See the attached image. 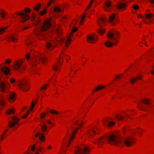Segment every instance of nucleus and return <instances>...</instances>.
I'll return each mask as SVG.
<instances>
[{
    "mask_svg": "<svg viewBox=\"0 0 154 154\" xmlns=\"http://www.w3.org/2000/svg\"><path fill=\"white\" fill-rule=\"evenodd\" d=\"M125 131L124 130L116 136L113 134L109 135L108 136V140L110 144L113 145L117 146L120 145V146H122L125 144Z\"/></svg>",
    "mask_w": 154,
    "mask_h": 154,
    "instance_id": "f257e3e1",
    "label": "nucleus"
},
{
    "mask_svg": "<svg viewBox=\"0 0 154 154\" xmlns=\"http://www.w3.org/2000/svg\"><path fill=\"white\" fill-rule=\"evenodd\" d=\"M108 38L113 42H112L109 40H107L104 43L105 46L108 48H111L113 45H116L120 38V34L119 32L114 33L109 32L107 34Z\"/></svg>",
    "mask_w": 154,
    "mask_h": 154,
    "instance_id": "f03ea898",
    "label": "nucleus"
},
{
    "mask_svg": "<svg viewBox=\"0 0 154 154\" xmlns=\"http://www.w3.org/2000/svg\"><path fill=\"white\" fill-rule=\"evenodd\" d=\"M16 94L13 92H11L8 97L3 94H0V105L2 106H6L8 104L7 102L11 103H14L16 100Z\"/></svg>",
    "mask_w": 154,
    "mask_h": 154,
    "instance_id": "7ed1b4c3",
    "label": "nucleus"
},
{
    "mask_svg": "<svg viewBox=\"0 0 154 154\" xmlns=\"http://www.w3.org/2000/svg\"><path fill=\"white\" fill-rule=\"evenodd\" d=\"M84 124L83 122L80 121L79 120H76L75 122V124L79 126V128H76L73 131V133L69 137L66 135L64 138L63 143V144H66L67 143V147H69L72 143L73 140L74 138L75 134L78 131L79 129L82 127Z\"/></svg>",
    "mask_w": 154,
    "mask_h": 154,
    "instance_id": "20e7f679",
    "label": "nucleus"
},
{
    "mask_svg": "<svg viewBox=\"0 0 154 154\" xmlns=\"http://www.w3.org/2000/svg\"><path fill=\"white\" fill-rule=\"evenodd\" d=\"M62 54L59 56L57 63L53 66V69L55 71V73L54 76L52 78V81L54 83H55L57 82V74L61 71V67L63 63V62L62 61V60H60V58Z\"/></svg>",
    "mask_w": 154,
    "mask_h": 154,
    "instance_id": "39448f33",
    "label": "nucleus"
},
{
    "mask_svg": "<svg viewBox=\"0 0 154 154\" xmlns=\"http://www.w3.org/2000/svg\"><path fill=\"white\" fill-rule=\"evenodd\" d=\"M91 149L85 144H80L77 146L75 149V154H90Z\"/></svg>",
    "mask_w": 154,
    "mask_h": 154,
    "instance_id": "423d86ee",
    "label": "nucleus"
},
{
    "mask_svg": "<svg viewBox=\"0 0 154 154\" xmlns=\"http://www.w3.org/2000/svg\"><path fill=\"white\" fill-rule=\"evenodd\" d=\"M11 88V85L7 81H2L0 82V91L4 93L8 91Z\"/></svg>",
    "mask_w": 154,
    "mask_h": 154,
    "instance_id": "0eeeda50",
    "label": "nucleus"
},
{
    "mask_svg": "<svg viewBox=\"0 0 154 154\" xmlns=\"http://www.w3.org/2000/svg\"><path fill=\"white\" fill-rule=\"evenodd\" d=\"M98 38L97 36L95 35L89 34L87 37V42L89 43L94 44L97 42Z\"/></svg>",
    "mask_w": 154,
    "mask_h": 154,
    "instance_id": "6e6552de",
    "label": "nucleus"
},
{
    "mask_svg": "<svg viewBox=\"0 0 154 154\" xmlns=\"http://www.w3.org/2000/svg\"><path fill=\"white\" fill-rule=\"evenodd\" d=\"M30 85L29 82H27L19 84L20 89L23 92L29 91L30 89Z\"/></svg>",
    "mask_w": 154,
    "mask_h": 154,
    "instance_id": "1a4fd4ad",
    "label": "nucleus"
},
{
    "mask_svg": "<svg viewBox=\"0 0 154 154\" xmlns=\"http://www.w3.org/2000/svg\"><path fill=\"white\" fill-rule=\"evenodd\" d=\"M68 5L67 4H63L60 5L59 6H56L54 7L53 11L57 13H60L61 12H63L65 8L68 7Z\"/></svg>",
    "mask_w": 154,
    "mask_h": 154,
    "instance_id": "9d476101",
    "label": "nucleus"
},
{
    "mask_svg": "<svg viewBox=\"0 0 154 154\" xmlns=\"http://www.w3.org/2000/svg\"><path fill=\"white\" fill-rule=\"evenodd\" d=\"M51 26V20L49 19H47L44 22L41 29V30L42 32H44L49 28Z\"/></svg>",
    "mask_w": 154,
    "mask_h": 154,
    "instance_id": "9b49d317",
    "label": "nucleus"
},
{
    "mask_svg": "<svg viewBox=\"0 0 154 154\" xmlns=\"http://www.w3.org/2000/svg\"><path fill=\"white\" fill-rule=\"evenodd\" d=\"M24 60V59H18L15 60L13 65L14 69L16 70H17L20 68L22 66Z\"/></svg>",
    "mask_w": 154,
    "mask_h": 154,
    "instance_id": "f8f14e48",
    "label": "nucleus"
},
{
    "mask_svg": "<svg viewBox=\"0 0 154 154\" xmlns=\"http://www.w3.org/2000/svg\"><path fill=\"white\" fill-rule=\"evenodd\" d=\"M98 132L97 128L95 127H92L88 130L87 135L89 137H93Z\"/></svg>",
    "mask_w": 154,
    "mask_h": 154,
    "instance_id": "ddd939ff",
    "label": "nucleus"
},
{
    "mask_svg": "<svg viewBox=\"0 0 154 154\" xmlns=\"http://www.w3.org/2000/svg\"><path fill=\"white\" fill-rule=\"evenodd\" d=\"M145 17L148 20V21H146L145 20H143V22L146 24H150L152 21V18L153 17V14L152 13H147L145 14Z\"/></svg>",
    "mask_w": 154,
    "mask_h": 154,
    "instance_id": "4468645a",
    "label": "nucleus"
},
{
    "mask_svg": "<svg viewBox=\"0 0 154 154\" xmlns=\"http://www.w3.org/2000/svg\"><path fill=\"white\" fill-rule=\"evenodd\" d=\"M135 143V140L132 137H128L126 139V146L130 147Z\"/></svg>",
    "mask_w": 154,
    "mask_h": 154,
    "instance_id": "2eb2a0df",
    "label": "nucleus"
},
{
    "mask_svg": "<svg viewBox=\"0 0 154 154\" xmlns=\"http://www.w3.org/2000/svg\"><path fill=\"white\" fill-rule=\"evenodd\" d=\"M2 71H0V76L3 75V73L5 75H8L10 73V69L8 67H3L1 69Z\"/></svg>",
    "mask_w": 154,
    "mask_h": 154,
    "instance_id": "dca6fc26",
    "label": "nucleus"
},
{
    "mask_svg": "<svg viewBox=\"0 0 154 154\" xmlns=\"http://www.w3.org/2000/svg\"><path fill=\"white\" fill-rule=\"evenodd\" d=\"M20 16H21V22H24L29 18L30 16L28 14L24 13H21L19 14Z\"/></svg>",
    "mask_w": 154,
    "mask_h": 154,
    "instance_id": "f3484780",
    "label": "nucleus"
},
{
    "mask_svg": "<svg viewBox=\"0 0 154 154\" xmlns=\"http://www.w3.org/2000/svg\"><path fill=\"white\" fill-rule=\"evenodd\" d=\"M8 14V13L5 11L4 9H0V17L2 19L5 20Z\"/></svg>",
    "mask_w": 154,
    "mask_h": 154,
    "instance_id": "a211bd4d",
    "label": "nucleus"
},
{
    "mask_svg": "<svg viewBox=\"0 0 154 154\" xmlns=\"http://www.w3.org/2000/svg\"><path fill=\"white\" fill-rule=\"evenodd\" d=\"M106 139L105 137H102L96 140L95 143L98 144L99 145H101L103 144L105 140Z\"/></svg>",
    "mask_w": 154,
    "mask_h": 154,
    "instance_id": "6ab92c4d",
    "label": "nucleus"
},
{
    "mask_svg": "<svg viewBox=\"0 0 154 154\" xmlns=\"http://www.w3.org/2000/svg\"><path fill=\"white\" fill-rule=\"evenodd\" d=\"M97 23L100 27L105 26V20L103 18H98L97 20Z\"/></svg>",
    "mask_w": 154,
    "mask_h": 154,
    "instance_id": "aec40b11",
    "label": "nucleus"
},
{
    "mask_svg": "<svg viewBox=\"0 0 154 154\" xmlns=\"http://www.w3.org/2000/svg\"><path fill=\"white\" fill-rule=\"evenodd\" d=\"M105 5H104V10L106 11H108L109 10L108 8L111 6L112 3L110 0H107L105 2Z\"/></svg>",
    "mask_w": 154,
    "mask_h": 154,
    "instance_id": "412c9836",
    "label": "nucleus"
},
{
    "mask_svg": "<svg viewBox=\"0 0 154 154\" xmlns=\"http://www.w3.org/2000/svg\"><path fill=\"white\" fill-rule=\"evenodd\" d=\"M56 45L52 44L50 42H48L46 44V48L50 51L53 50L56 47Z\"/></svg>",
    "mask_w": 154,
    "mask_h": 154,
    "instance_id": "4be33fe9",
    "label": "nucleus"
},
{
    "mask_svg": "<svg viewBox=\"0 0 154 154\" xmlns=\"http://www.w3.org/2000/svg\"><path fill=\"white\" fill-rule=\"evenodd\" d=\"M151 98L148 97H145L142 98L141 100V102L146 105H149L150 103Z\"/></svg>",
    "mask_w": 154,
    "mask_h": 154,
    "instance_id": "5701e85b",
    "label": "nucleus"
},
{
    "mask_svg": "<svg viewBox=\"0 0 154 154\" xmlns=\"http://www.w3.org/2000/svg\"><path fill=\"white\" fill-rule=\"evenodd\" d=\"M63 31L60 26L58 27L56 30V34L57 37H61L63 34Z\"/></svg>",
    "mask_w": 154,
    "mask_h": 154,
    "instance_id": "b1692460",
    "label": "nucleus"
},
{
    "mask_svg": "<svg viewBox=\"0 0 154 154\" xmlns=\"http://www.w3.org/2000/svg\"><path fill=\"white\" fill-rule=\"evenodd\" d=\"M73 37L68 35L66 38V40L65 41V46L68 48L69 45L71 44L72 41V39Z\"/></svg>",
    "mask_w": 154,
    "mask_h": 154,
    "instance_id": "393cba45",
    "label": "nucleus"
},
{
    "mask_svg": "<svg viewBox=\"0 0 154 154\" xmlns=\"http://www.w3.org/2000/svg\"><path fill=\"white\" fill-rule=\"evenodd\" d=\"M9 130V129H8L5 130L2 134L0 137V140L2 141L6 137H7L8 134V132Z\"/></svg>",
    "mask_w": 154,
    "mask_h": 154,
    "instance_id": "a878e982",
    "label": "nucleus"
},
{
    "mask_svg": "<svg viewBox=\"0 0 154 154\" xmlns=\"http://www.w3.org/2000/svg\"><path fill=\"white\" fill-rule=\"evenodd\" d=\"M106 88V86L103 85H99L95 88L93 90V92H95L102 90Z\"/></svg>",
    "mask_w": 154,
    "mask_h": 154,
    "instance_id": "bb28decb",
    "label": "nucleus"
},
{
    "mask_svg": "<svg viewBox=\"0 0 154 154\" xmlns=\"http://www.w3.org/2000/svg\"><path fill=\"white\" fill-rule=\"evenodd\" d=\"M72 71L71 74L76 73L78 70V68L77 65L75 64L72 65L71 67Z\"/></svg>",
    "mask_w": 154,
    "mask_h": 154,
    "instance_id": "cd10ccee",
    "label": "nucleus"
},
{
    "mask_svg": "<svg viewBox=\"0 0 154 154\" xmlns=\"http://www.w3.org/2000/svg\"><path fill=\"white\" fill-rule=\"evenodd\" d=\"M61 54H62V56H61V57L60 58V59L62 57H66V60L67 62L68 61V60H69L71 58V57L69 55H67L66 54H65L64 52L62 51L59 55L60 56Z\"/></svg>",
    "mask_w": 154,
    "mask_h": 154,
    "instance_id": "c85d7f7f",
    "label": "nucleus"
},
{
    "mask_svg": "<svg viewBox=\"0 0 154 154\" xmlns=\"http://www.w3.org/2000/svg\"><path fill=\"white\" fill-rule=\"evenodd\" d=\"M46 38L45 35L43 33H41L38 36V39L39 40H43Z\"/></svg>",
    "mask_w": 154,
    "mask_h": 154,
    "instance_id": "c756f323",
    "label": "nucleus"
},
{
    "mask_svg": "<svg viewBox=\"0 0 154 154\" xmlns=\"http://www.w3.org/2000/svg\"><path fill=\"white\" fill-rule=\"evenodd\" d=\"M42 131L43 133H46V134H47L48 133V131L47 130V127L46 125H43L42 128Z\"/></svg>",
    "mask_w": 154,
    "mask_h": 154,
    "instance_id": "7c9ffc66",
    "label": "nucleus"
},
{
    "mask_svg": "<svg viewBox=\"0 0 154 154\" xmlns=\"http://www.w3.org/2000/svg\"><path fill=\"white\" fill-rule=\"evenodd\" d=\"M36 40V38L35 36L32 35L30 36L28 39V42L30 43H32L33 42H35Z\"/></svg>",
    "mask_w": 154,
    "mask_h": 154,
    "instance_id": "2f4dec72",
    "label": "nucleus"
},
{
    "mask_svg": "<svg viewBox=\"0 0 154 154\" xmlns=\"http://www.w3.org/2000/svg\"><path fill=\"white\" fill-rule=\"evenodd\" d=\"M115 118L119 121H122L124 119L125 117L119 114H116L115 116Z\"/></svg>",
    "mask_w": 154,
    "mask_h": 154,
    "instance_id": "473e14b6",
    "label": "nucleus"
},
{
    "mask_svg": "<svg viewBox=\"0 0 154 154\" xmlns=\"http://www.w3.org/2000/svg\"><path fill=\"white\" fill-rule=\"evenodd\" d=\"M15 112V109L13 108L7 110L6 111V113L7 115L13 114Z\"/></svg>",
    "mask_w": 154,
    "mask_h": 154,
    "instance_id": "72a5a7b5",
    "label": "nucleus"
},
{
    "mask_svg": "<svg viewBox=\"0 0 154 154\" xmlns=\"http://www.w3.org/2000/svg\"><path fill=\"white\" fill-rule=\"evenodd\" d=\"M16 122H13L12 121H10L8 123V126L10 128H12L14 126L17 125Z\"/></svg>",
    "mask_w": 154,
    "mask_h": 154,
    "instance_id": "f704fd0d",
    "label": "nucleus"
},
{
    "mask_svg": "<svg viewBox=\"0 0 154 154\" xmlns=\"http://www.w3.org/2000/svg\"><path fill=\"white\" fill-rule=\"evenodd\" d=\"M9 39L11 42L15 43H16L18 41L17 38L13 36H10Z\"/></svg>",
    "mask_w": 154,
    "mask_h": 154,
    "instance_id": "c9c22d12",
    "label": "nucleus"
},
{
    "mask_svg": "<svg viewBox=\"0 0 154 154\" xmlns=\"http://www.w3.org/2000/svg\"><path fill=\"white\" fill-rule=\"evenodd\" d=\"M106 31V29L105 28H100L99 29L98 31V33L100 35H103Z\"/></svg>",
    "mask_w": 154,
    "mask_h": 154,
    "instance_id": "e433bc0d",
    "label": "nucleus"
},
{
    "mask_svg": "<svg viewBox=\"0 0 154 154\" xmlns=\"http://www.w3.org/2000/svg\"><path fill=\"white\" fill-rule=\"evenodd\" d=\"M124 74H122L116 75L113 81H115L120 79L122 78Z\"/></svg>",
    "mask_w": 154,
    "mask_h": 154,
    "instance_id": "4c0bfd02",
    "label": "nucleus"
},
{
    "mask_svg": "<svg viewBox=\"0 0 154 154\" xmlns=\"http://www.w3.org/2000/svg\"><path fill=\"white\" fill-rule=\"evenodd\" d=\"M39 139L42 142H43L45 141V138L43 133H41L39 134Z\"/></svg>",
    "mask_w": 154,
    "mask_h": 154,
    "instance_id": "58836bf2",
    "label": "nucleus"
},
{
    "mask_svg": "<svg viewBox=\"0 0 154 154\" xmlns=\"http://www.w3.org/2000/svg\"><path fill=\"white\" fill-rule=\"evenodd\" d=\"M20 120V119L16 116H14L12 117V121L14 122H17L16 123L17 125L19 123Z\"/></svg>",
    "mask_w": 154,
    "mask_h": 154,
    "instance_id": "ea45409f",
    "label": "nucleus"
},
{
    "mask_svg": "<svg viewBox=\"0 0 154 154\" xmlns=\"http://www.w3.org/2000/svg\"><path fill=\"white\" fill-rule=\"evenodd\" d=\"M37 150L38 152H41V153H44L45 152V149L43 147H40L37 148Z\"/></svg>",
    "mask_w": 154,
    "mask_h": 154,
    "instance_id": "a19ab883",
    "label": "nucleus"
},
{
    "mask_svg": "<svg viewBox=\"0 0 154 154\" xmlns=\"http://www.w3.org/2000/svg\"><path fill=\"white\" fill-rule=\"evenodd\" d=\"M78 30V28L76 27H74L73 29L72 30L71 32L70 33L69 36L72 37H73V32H76Z\"/></svg>",
    "mask_w": 154,
    "mask_h": 154,
    "instance_id": "79ce46f5",
    "label": "nucleus"
},
{
    "mask_svg": "<svg viewBox=\"0 0 154 154\" xmlns=\"http://www.w3.org/2000/svg\"><path fill=\"white\" fill-rule=\"evenodd\" d=\"M50 112L52 114L55 115H58L59 113V111L54 109H52L50 111Z\"/></svg>",
    "mask_w": 154,
    "mask_h": 154,
    "instance_id": "37998d69",
    "label": "nucleus"
},
{
    "mask_svg": "<svg viewBox=\"0 0 154 154\" xmlns=\"http://www.w3.org/2000/svg\"><path fill=\"white\" fill-rule=\"evenodd\" d=\"M94 0H91L90 2L87 7L86 9L85 10L84 12H85L86 13H87L88 11V9H89L90 7L91 6V5L92 4Z\"/></svg>",
    "mask_w": 154,
    "mask_h": 154,
    "instance_id": "c03bdc74",
    "label": "nucleus"
},
{
    "mask_svg": "<svg viewBox=\"0 0 154 154\" xmlns=\"http://www.w3.org/2000/svg\"><path fill=\"white\" fill-rule=\"evenodd\" d=\"M125 7V3H122L119 4L117 5V8L118 9H121L124 8Z\"/></svg>",
    "mask_w": 154,
    "mask_h": 154,
    "instance_id": "a18cd8bd",
    "label": "nucleus"
},
{
    "mask_svg": "<svg viewBox=\"0 0 154 154\" xmlns=\"http://www.w3.org/2000/svg\"><path fill=\"white\" fill-rule=\"evenodd\" d=\"M69 16L68 15H65L63 16L61 18V20L65 22L68 19Z\"/></svg>",
    "mask_w": 154,
    "mask_h": 154,
    "instance_id": "49530a36",
    "label": "nucleus"
},
{
    "mask_svg": "<svg viewBox=\"0 0 154 154\" xmlns=\"http://www.w3.org/2000/svg\"><path fill=\"white\" fill-rule=\"evenodd\" d=\"M116 17V14H112L109 17V21L111 22L113 21Z\"/></svg>",
    "mask_w": 154,
    "mask_h": 154,
    "instance_id": "de8ad7c7",
    "label": "nucleus"
},
{
    "mask_svg": "<svg viewBox=\"0 0 154 154\" xmlns=\"http://www.w3.org/2000/svg\"><path fill=\"white\" fill-rule=\"evenodd\" d=\"M137 80V79L136 78L133 77L130 80V83L131 84L135 83Z\"/></svg>",
    "mask_w": 154,
    "mask_h": 154,
    "instance_id": "09e8293b",
    "label": "nucleus"
},
{
    "mask_svg": "<svg viewBox=\"0 0 154 154\" xmlns=\"http://www.w3.org/2000/svg\"><path fill=\"white\" fill-rule=\"evenodd\" d=\"M8 28V26H6L5 27H0V34H2L3 33L5 32V30L7 29Z\"/></svg>",
    "mask_w": 154,
    "mask_h": 154,
    "instance_id": "8fccbe9b",
    "label": "nucleus"
},
{
    "mask_svg": "<svg viewBox=\"0 0 154 154\" xmlns=\"http://www.w3.org/2000/svg\"><path fill=\"white\" fill-rule=\"evenodd\" d=\"M41 7V4L39 3L38 4V6H35L34 7V9L35 11H37L39 10L40 8Z\"/></svg>",
    "mask_w": 154,
    "mask_h": 154,
    "instance_id": "3c124183",
    "label": "nucleus"
},
{
    "mask_svg": "<svg viewBox=\"0 0 154 154\" xmlns=\"http://www.w3.org/2000/svg\"><path fill=\"white\" fill-rule=\"evenodd\" d=\"M29 112H30L29 110V109H28L26 113V114L22 116H21V118L22 119H26V118L28 116Z\"/></svg>",
    "mask_w": 154,
    "mask_h": 154,
    "instance_id": "603ef678",
    "label": "nucleus"
},
{
    "mask_svg": "<svg viewBox=\"0 0 154 154\" xmlns=\"http://www.w3.org/2000/svg\"><path fill=\"white\" fill-rule=\"evenodd\" d=\"M116 124L115 122L113 121L110 122L108 124V126L110 127L113 126Z\"/></svg>",
    "mask_w": 154,
    "mask_h": 154,
    "instance_id": "864d4df0",
    "label": "nucleus"
},
{
    "mask_svg": "<svg viewBox=\"0 0 154 154\" xmlns=\"http://www.w3.org/2000/svg\"><path fill=\"white\" fill-rule=\"evenodd\" d=\"M24 11L25 13H30L31 12L30 8L29 7H26L24 8Z\"/></svg>",
    "mask_w": 154,
    "mask_h": 154,
    "instance_id": "5fc2aeb1",
    "label": "nucleus"
},
{
    "mask_svg": "<svg viewBox=\"0 0 154 154\" xmlns=\"http://www.w3.org/2000/svg\"><path fill=\"white\" fill-rule=\"evenodd\" d=\"M47 12V10L46 9H44L43 10V11H41L39 13V15L41 16H43Z\"/></svg>",
    "mask_w": 154,
    "mask_h": 154,
    "instance_id": "6e6d98bb",
    "label": "nucleus"
},
{
    "mask_svg": "<svg viewBox=\"0 0 154 154\" xmlns=\"http://www.w3.org/2000/svg\"><path fill=\"white\" fill-rule=\"evenodd\" d=\"M9 82L11 84H13L14 83L16 82V80L14 78L11 77L10 79Z\"/></svg>",
    "mask_w": 154,
    "mask_h": 154,
    "instance_id": "4d7b16f0",
    "label": "nucleus"
},
{
    "mask_svg": "<svg viewBox=\"0 0 154 154\" xmlns=\"http://www.w3.org/2000/svg\"><path fill=\"white\" fill-rule=\"evenodd\" d=\"M87 14L85 12H84L83 13V14L82 15V17L81 18V19L80 23H82L83 22L84 20V19L86 15Z\"/></svg>",
    "mask_w": 154,
    "mask_h": 154,
    "instance_id": "13d9d810",
    "label": "nucleus"
},
{
    "mask_svg": "<svg viewBox=\"0 0 154 154\" xmlns=\"http://www.w3.org/2000/svg\"><path fill=\"white\" fill-rule=\"evenodd\" d=\"M32 20H34L35 18L36 14L34 12H32L31 14Z\"/></svg>",
    "mask_w": 154,
    "mask_h": 154,
    "instance_id": "bf43d9fd",
    "label": "nucleus"
},
{
    "mask_svg": "<svg viewBox=\"0 0 154 154\" xmlns=\"http://www.w3.org/2000/svg\"><path fill=\"white\" fill-rule=\"evenodd\" d=\"M47 84H45L43 86H42L40 89L41 90L43 91V90H46L47 88Z\"/></svg>",
    "mask_w": 154,
    "mask_h": 154,
    "instance_id": "052dcab7",
    "label": "nucleus"
},
{
    "mask_svg": "<svg viewBox=\"0 0 154 154\" xmlns=\"http://www.w3.org/2000/svg\"><path fill=\"white\" fill-rule=\"evenodd\" d=\"M55 1V0H49L48 3L47 4V6H49L51 5L52 3H54Z\"/></svg>",
    "mask_w": 154,
    "mask_h": 154,
    "instance_id": "680f3d73",
    "label": "nucleus"
},
{
    "mask_svg": "<svg viewBox=\"0 0 154 154\" xmlns=\"http://www.w3.org/2000/svg\"><path fill=\"white\" fill-rule=\"evenodd\" d=\"M30 57V54L29 53H27L25 56V57L27 60H28Z\"/></svg>",
    "mask_w": 154,
    "mask_h": 154,
    "instance_id": "e2e57ef3",
    "label": "nucleus"
},
{
    "mask_svg": "<svg viewBox=\"0 0 154 154\" xmlns=\"http://www.w3.org/2000/svg\"><path fill=\"white\" fill-rule=\"evenodd\" d=\"M34 105V101H32L31 102V103L30 108V109L31 110V111H32L33 110Z\"/></svg>",
    "mask_w": 154,
    "mask_h": 154,
    "instance_id": "0e129e2a",
    "label": "nucleus"
},
{
    "mask_svg": "<svg viewBox=\"0 0 154 154\" xmlns=\"http://www.w3.org/2000/svg\"><path fill=\"white\" fill-rule=\"evenodd\" d=\"M133 8L135 10H137L139 9V6L137 4H134L133 6Z\"/></svg>",
    "mask_w": 154,
    "mask_h": 154,
    "instance_id": "69168bd1",
    "label": "nucleus"
},
{
    "mask_svg": "<svg viewBox=\"0 0 154 154\" xmlns=\"http://www.w3.org/2000/svg\"><path fill=\"white\" fill-rule=\"evenodd\" d=\"M143 77V76L142 75L139 74L138 75L137 77L136 78L137 79V80H141L142 79Z\"/></svg>",
    "mask_w": 154,
    "mask_h": 154,
    "instance_id": "338daca9",
    "label": "nucleus"
},
{
    "mask_svg": "<svg viewBox=\"0 0 154 154\" xmlns=\"http://www.w3.org/2000/svg\"><path fill=\"white\" fill-rule=\"evenodd\" d=\"M11 59H7L5 61V63L7 64H9L11 63Z\"/></svg>",
    "mask_w": 154,
    "mask_h": 154,
    "instance_id": "774afa93",
    "label": "nucleus"
}]
</instances>
